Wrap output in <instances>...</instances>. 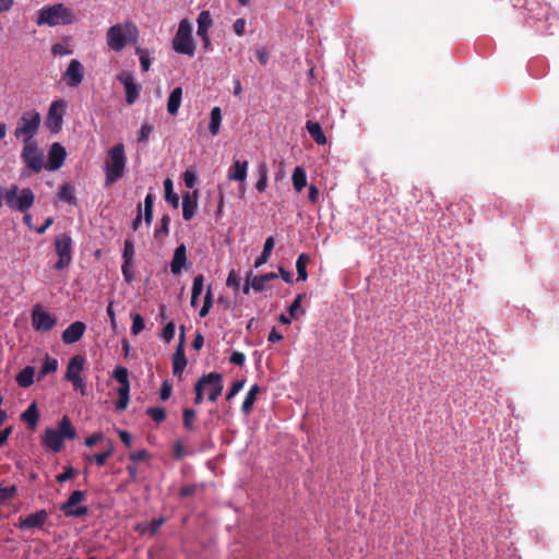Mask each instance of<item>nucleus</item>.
<instances>
[{
    "label": "nucleus",
    "mask_w": 559,
    "mask_h": 559,
    "mask_svg": "<svg viewBox=\"0 0 559 559\" xmlns=\"http://www.w3.org/2000/svg\"><path fill=\"white\" fill-rule=\"evenodd\" d=\"M138 38L139 29L133 22L115 24L106 34L107 45L114 51H121L128 44H135Z\"/></svg>",
    "instance_id": "nucleus-1"
},
{
    "label": "nucleus",
    "mask_w": 559,
    "mask_h": 559,
    "mask_svg": "<svg viewBox=\"0 0 559 559\" xmlns=\"http://www.w3.org/2000/svg\"><path fill=\"white\" fill-rule=\"evenodd\" d=\"M75 436L76 431L73 428L70 418L68 416H63L59 421L58 429L47 428L45 430L43 445L53 453H58L64 447L63 440L66 438L72 440Z\"/></svg>",
    "instance_id": "nucleus-2"
},
{
    "label": "nucleus",
    "mask_w": 559,
    "mask_h": 559,
    "mask_svg": "<svg viewBox=\"0 0 559 559\" xmlns=\"http://www.w3.org/2000/svg\"><path fill=\"white\" fill-rule=\"evenodd\" d=\"M76 22L75 13L67 8L62 3H56L53 5L44 7L38 11V17L36 24L57 26V25H69Z\"/></svg>",
    "instance_id": "nucleus-3"
},
{
    "label": "nucleus",
    "mask_w": 559,
    "mask_h": 559,
    "mask_svg": "<svg viewBox=\"0 0 559 559\" xmlns=\"http://www.w3.org/2000/svg\"><path fill=\"white\" fill-rule=\"evenodd\" d=\"M127 165L124 145L118 143L107 153L105 159V182L110 186L123 177Z\"/></svg>",
    "instance_id": "nucleus-4"
},
{
    "label": "nucleus",
    "mask_w": 559,
    "mask_h": 559,
    "mask_svg": "<svg viewBox=\"0 0 559 559\" xmlns=\"http://www.w3.org/2000/svg\"><path fill=\"white\" fill-rule=\"evenodd\" d=\"M3 199L10 210L25 213L34 205L35 194L31 188L20 189L17 185H11Z\"/></svg>",
    "instance_id": "nucleus-5"
},
{
    "label": "nucleus",
    "mask_w": 559,
    "mask_h": 559,
    "mask_svg": "<svg viewBox=\"0 0 559 559\" xmlns=\"http://www.w3.org/2000/svg\"><path fill=\"white\" fill-rule=\"evenodd\" d=\"M41 122L40 114L37 110H27L22 114L14 130V136L22 139L23 143L34 142Z\"/></svg>",
    "instance_id": "nucleus-6"
},
{
    "label": "nucleus",
    "mask_w": 559,
    "mask_h": 559,
    "mask_svg": "<svg viewBox=\"0 0 559 559\" xmlns=\"http://www.w3.org/2000/svg\"><path fill=\"white\" fill-rule=\"evenodd\" d=\"M191 33V24L187 20H181L173 40V47L176 52L188 55L190 57L194 55L195 45Z\"/></svg>",
    "instance_id": "nucleus-7"
},
{
    "label": "nucleus",
    "mask_w": 559,
    "mask_h": 559,
    "mask_svg": "<svg viewBox=\"0 0 559 559\" xmlns=\"http://www.w3.org/2000/svg\"><path fill=\"white\" fill-rule=\"evenodd\" d=\"M21 159L26 166V169L39 174L44 167V153L39 150L36 141L23 143Z\"/></svg>",
    "instance_id": "nucleus-8"
},
{
    "label": "nucleus",
    "mask_w": 559,
    "mask_h": 559,
    "mask_svg": "<svg viewBox=\"0 0 559 559\" xmlns=\"http://www.w3.org/2000/svg\"><path fill=\"white\" fill-rule=\"evenodd\" d=\"M72 238L70 235L63 233L55 238V251L58 255V261L53 267L57 271L64 270L72 261Z\"/></svg>",
    "instance_id": "nucleus-9"
},
{
    "label": "nucleus",
    "mask_w": 559,
    "mask_h": 559,
    "mask_svg": "<svg viewBox=\"0 0 559 559\" xmlns=\"http://www.w3.org/2000/svg\"><path fill=\"white\" fill-rule=\"evenodd\" d=\"M67 103L63 99L53 100L48 109L46 127L51 133H58L63 124V112Z\"/></svg>",
    "instance_id": "nucleus-10"
},
{
    "label": "nucleus",
    "mask_w": 559,
    "mask_h": 559,
    "mask_svg": "<svg viewBox=\"0 0 559 559\" xmlns=\"http://www.w3.org/2000/svg\"><path fill=\"white\" fill-rule=\"evenodd\" d=\"M86 498V493L81 490H74L68 500L60 507V510L67 518L75 516L81 518L85 516L88 513L87 507H75L76 504L84 501Z\"/></svg>",
    "instance_id": "nucleus-11"
},
{
    "label": "nucleus",
    "mask_w": 559,
    "mask_h": 559,
    "mask_svg": "<svg viewBox=\"0 0 559 559\" xmlns=\"http://www.w3.org/2000/svg\"><path fill=\"white\" fill-rule=\"evenodd\" d=\"M32 325L36 331L48 332L56 325V318L36 305L32 311Z\"/></svg>",
    "instance_id": "nucleus-12"
},
{
    "label": "nucleus",
    "mask_w": 559,
    "mask_h": 559,
    "mask_svg": "<svg viewBox=\"0 0 559 559\" xmlns=\"http://www.w3.org/2000/svg\"><path fill=\"white\" fill-rule=\"evenodd\" d=\"M200 379L204 388L210 386L207 395L209 400L211 402H215L222 394L224 389L223 376L218 372H210L207 374L202 376Z\"/></svg>",
    "instance_id": "nucleus-13"
},
{
    "label": "nucleus",
    "mask_w": 559,
    "mask_h": 559,
    "mask_svg": "<svg viewBox=\"0 0 559 559\" xmlns=\"http://www.w3.org/2000/svg\"><path fill=\"white\" fill-rule=\"evenodd\" d=\"M118 81L123 84L126 90V102L132 105L140 96V86L135 83L130 72H122L117 76Z\"/></svg>",
    "instance_id": "nucleus-14"
},
{
    "label": "nucleus",
    "mask_w": 559,
    "mask_h": 559,
    "mask_svg": "<svg viewBox=\"0 0 559 559\" xmlns=\"http://www.w3.org/2000/svg\"><path fill=\"white\" fill-rule=\"evenodd\" d=\"M66 157V148L58 142L52 143L48 151V162L45 168L51 171L58 170L63 165Z\"/></svg>",
    "instance_id": "nucleus-15"
},
{
    "label": "nucleus",
    "mask_w": 559,
    "mask_h": 559,
    "mask_svg": "<svg viewBox=\"0 0 559 559\" xmlns=\"http://www.w3.org/2000/svg\"><path fill=\"white\" fill-rule=\"evenodd\" d=\"M48 512L43 509L27 515L26 518H20L17 527L20 530L41 528L48 521Z\"/></svg>",
    "instance_id": "nucleus-16"
},
{
    "label": "nucleus",
    "mask_w": 559,
    "mask_h": 559,
    "mask_svg": "<svg viewBox=\"0 0 559 559\" xmlns=\"http://www.w3.org/2000/svg\"><path fill=\"white\" fill-rule=\"evenodd\" d=\"M84 78V71L82 63L73 59L70 61L67 71L63 73V80L70 87H76L81 84Z\"/></svg>",
    "instance_id": "nucleus-17"
},
{
    "label": "nucleus",
    "mask_w": 559,
    "mask_h": 559,
    "mask_svg": "<svg viewBox=\"0 0 559 559\" xmlns=\"http://www.w3.org/2000/svg\"><path fill=\"white\" fill-rule=\"evenodd\" d=\"M180 330H181V333H180L179 344H178V347L176 349V353H175L174 359H173V372H174V374H178V376H181L182 371L185 370V368L187 366V358H186L185 349H183L185 328L181 326Z\"/></svg>",
    "instance_id": "nucleus-18"
},
{
    "label": "nucleus",
    "mask_w": 559,
    "mask_h": 559,
    "mask_svg": "<svg viewBox=\"0 0 559 559\" xmlns=\"http://www.w3.org/2000/svg\"><path fill=\"white\" fill-rule=\"evenodd\" d=\"M86 325L82 321L71 323L61 335L64 344H73L80 341L85 332Z\"/></svg>",
    "instance_id": "nucleus-19"
},
{
    "label": "nucleus",
    "mask_w": 559,
    "mask_h": 559,
    "mask_svg": "<svg viewBox=\"0 0 559 559\" xmlns=\"http://www.w3.org/2000/svg\"><path fill=\"white\" fill-rule=\"evenodd\" d=\"M85 361L86 358L83 355L73 356L68 362L64 379L70 382L76 378H80L84 369Z\"/></svg>",
    "instance_id": "nucleus-20"
},
{
    "label": "nucleus",
    "mask_w": 559,
    "mask_h": 559,
    "mask_svg": "<svg viewBox=\"0 0 559 559\" xmlns=\"http://www.w3.org/2000/svg\"><path fill=\"white\" fill-rule=\"evenodd\" d=\"M198 36L204 41L205 47L210 45L209 28L211 27L213 20L209 11H202L199 13L198 19Z\"/></svg>",
    "instance_id": "nucleus-21"
},
{
    "label": "nucleus",
    "mask_w": 559,
    "mask_h": 559,
    "mask_svg": "<svg viewBox=\"0 0 559 559\" xmlns=\"http://www.w3.org/2000/svg\"><path fill=\"white\" fill-rule=\"evenodd\" d=\"M198 190L193 191L192 193L186 192L182 195V217L185 221H190L194 214L195 210L198 207Z\"/></svg>",
    "instance_id": "nucleus-22"
},
{
    "label": "nucleus",
    "mask_w": 559,
    "mask_h": 559,
    "mask_svg": "<svg viewBox=\"0 0 559 559\" xmlns=\"http://www.w3.org/2000/svg\"><path fill=\"white\" fill-rule=\"evenodd\" d=\"M187 263V248L185 243L179 245L173 255V260L170 262V272L174 275L180 274L182 269L186 266Z\"/></svg>",
    "instance_id": "nucleus-23"
},
{
    "label": "nucleus",
    "mask_w": 559,
    "mask_h": 559,
    "mask_svg": "<svg viewBox=\"0 0 559 559\" xmlns=\"http://www.w3.org/2000/svg\"><path fill=\"white\" fill-rule=\"evenodd\" d=\"M247 173H248V162L247 160H239L235 159L233 165L228 169V179L239 182H245L247 179Z\"/></svg>",
    "instance_id": "nucleus-24"
},
{
    "label": "nucleus",
    "mask_w": 559,
    "mask_h": 559,
    "mask_svg": "<svg viewBox=\"0 0 559 559\" xmlns=\"http://www.w3.org/2000/svg\"><path fill=\"white\" fill-rule=\"evenodd\" d=\"M182 100V87L177 86L175 87L168 97L167 100V111L171 116H176L178 114V110L180 108Z\"/></svg>",
    "instance_id": "nucleus-25"
},
{
    "label": "nucleus",
    "mask_w": 559,
    "mask_h": 559,
    "mask_svg": "<svg viewBox=\"0 0 559 559\" xmlns=\"http://www.w3.org/2000/svg\"><path fill=\"white\" fill-rule=\"evenodd\" d=\"M306 129L317 144L323 145L326 143V136L319 122L308 120L306 122Z\"/></svg>",
    "instance_id": "nucleus-26"
},
{
    "label": "nucleus",
    "mask_w": 559,
    "mask_h": 559,
    "mask_svg": "<svg viewBox=\"0 0 559 559\" xmlns=\"http://www.w3.org/2000/svg\"><path fill=\"white\" fill-rule=\"evenodd\" d=\"M57 198L61 201H64L69 204H76L75 198V188L72 183L66 182L60 186L59 191L57 193Z\"/></svg>",
    "instance_id": "nucleus-27"
},
{
    "label": "nucleus",
    "mask_w": 559,
    "mask_h": 559,
    "mask_svg": "<svg viewBox=\"0 0 559 559\" xmlns=\"http://www.w3.org/2000/svg\"><path fill=\"white\" fill-rule=\"evenodd\" d=\"M34 377L35 368L27 366L16 374L15 380L21 388H29L34 383Z\"/></svg>",
    "instance_id": "nucleus-28"
},
{
    "label": "nucleus",
    "mask_w": 559,
    "mask_h": 559,
    "mask_svg": "<svg viewBox=\"0 0 559 559\" xmlns=\"http://www.w3.org/2000/svg\"><path fill=\"white\" fill-rule=\"evenodd\" d=\"M261 392V388L259 384H253L248 391L241 406V411L243 414L249 415L252 411L253 404L257 400V395Z\"/></svg>",
    "instance_id": "nucleus-29"
},
{
    "label": "nucleus",
    "mask_w": 559,
    "mask_h": 559,
    "mask_svg": "<svg viewBox=\"0 0 559 559\" xmlns=\"http://www.w3.org/2000/svg\"><path fill=\"white\" fill-rule=\"evenodd\" d=\"M277 278V274L270 272L263 275H253L251 278V287L254 292L261 293L265 289V283Z\"/></svg>",
    "instance_id": "nucleus-30"
},
{
    "label": "nucleus",
    "mask_w": 559,
    "mask_h": 559,
    "mask_svg": "<svg viewBox=\"0 0 559 559\" xmlns=\"http://www.w3.org/2000/svg\"><path fill=\"white\" fill-rule=\"evenodd\" d=\"M274 243L275 241L272 236L266 238L261 254L255 259L254 267L258 269L269 261L272 250L274 249Z\"/></svg>",
    "instance_id": "nucleus-31"
},
{
    "label": "nucleus",
    "mask_w": 559,
    "mask_h": 559,
    "mask_svg": "<svg viewBox=\"0 0 559 559\" xmlns=\"http://www.w3.org/2000/svg\"><path fill=\"white\" fill-rule=\"evenodd\" d=\"M118 400L116 402V409L124 411L129 404L130 382L120 384L118 390Z\"/></svg>",
    "instance_id": "nucleus-32"
},
{
    "label": "nucleus",
    "mask_w": 559,
    "mask_h": 559,
    "mask_svg": "<svg viewBox=\"0 0 559 559\" xmlns=\"http://www.w3.org/2000/svg\"><path fill=\"white\" fill-rule=\"evenodd\" d=\"M293 186L297 192H300L307 186V174L306 170L297 166L292 176Z\"/></svg>",
    "instance_id": "nucleus-33"
},
{
    "label": "nucleus",
    "mask_w": 559,
    "mask_h": 559,
    "mask_svg": "<svg viewBox=\"0 0 559 559\" xmlns=\"http://www.w3.org/2000/svg\"><path fill=\"white\" fill-rule=\"evenodd\" d=\"M39 413L36 403H32L27 409L22 414V419L34 429L37 426Z\"/></svg>",
    "instance_id": "nucleus-34"
},
{
    "label": "nucleus",
    "mask_w": 559,
    "mask_h": 559,
    "mask_svg": "<svg viewBox=\"0 0 559 559\" xmlns=\"http://www.w3.org/2000/svg\"><path fill=\"white\" fill-rule=\"evenodd\" d=\"M257 170H258L259 179L255 183V189L259 192H264L267 188V180H269L267 165L265 163H260Z\"/></svg>",
    "instance_id": "nucleus-35"
},
{
    "label": "nucleus",
    "mask_w": 559,
    "mask_h": 559,
    "mask_svg": "<svg viewBox=\"0 0 559 559\" xmlns=\"http://www.w3.org/2000/svg\"><path fill=\"white\" fill-rule=\"evenodd\" d=\"M57 369H58V360L56 358L46 356L44 365L39 370L37 381H41L44 379V377H46L49 373L56 372Z\"/></svg>",
    "instance_id": "nucleus-36"
},
{
    "label": "nucleus",
    "mask_w": 559,
    "mask_h": 559,
    "mask_svg": "<svg viewBox=\"0 0 559 559\" xmlns=\"http://www.w3.org/2000/svg\"><path fill=\"white\" fill-rule=\"evenodd\" d=\"M170 217L168 214H164L160 218L159 225L156 226L154 237L157 240H163L169 234Z\"/></svg>",
    "instance_id": "nucleus-37"
},
{
    "label": "nucleus",
    "mask_w": 559,
    "mask_h": 559,
    "mask_svg": "<svg viewBox=\"0 0 559 559\" xmlns=\"http://www.w3.org/2000/svg\"><path fill=\"white\" fill-rule=\"evenodd\" d=\"M310 262V257L307 253H301L298 255L296 261V269L298 274V280L306 281L308 277L307 265Z\"/></svg>",
    "instance_id": "nucleus-38"
},
{
    "label": "nucleus",
    "mask_w": 559,
    "mask_h": 559,
    "mask_svg": "<svg viewBox=\"0 0 559 559\" xmlns=\"http://www.w3.org/2000/svg\"><path fill=\"white\" fill-rule=\"evenodd\" d=\"M222 122V110L219 107H213L211 110V121L209 126V130L212 135H216L219 131Z\"/></svg>",
    "instance_id": "nucleus-39"
},
{
    "label": "nucleus",
    "mask_w": 559,
    "mask_h": 559,
    "mask_svg": "<svg viewBox=\"0 0 559 559\" xmlns=\"http://www.w3.org/2000/svg\"><path fill=\"white\" fill-rule=\"evenodd\" d=\"M195 418L197 412L194 409L189 407L182 409V424L187 430L193 431L195 429Z\"/></svg>",
    "instance_id": "nucleus-40"
},
{
    "label": "nucleus",
    "mask_w": 559,
    "mask_h": 559,
    "mask_svg": "<svg viewBox=\"0 0 559 559\" xmlns=\"http://www.w3.org/2000/svg\"><path fill=\"white\" fill-rule=\"evenodd\" d=\"M164 188L166 201L177 209L179 206V197L173 191V181L169 178L164 181Z\"/></svg>",
    "instance_id": "nucleus-41"
},
{
    "label": "nucleus",
    "mask_w": 559,
    "mask_h": 559,
    "mask_svg": "<svg viewBox=\"0 0 559 559\" xmlns=\"http://www.w3.org/2000/svg\"><path fill=\"white\" fill-rule=\"evenodd\" d=\"M114 453V445L111 441H108V449L102 453H96L92 457H88L90 461L94 460L98 466H104L109 456Z\"/></svg>",
    "instance_id": "nucleus-42"
},
{
    "label": "nucleus",
    "mask_w": 559,
    "mask_h": 559,
    "mask_svg": "<svg viewBox=\"0 0 559 559\" xmlns=\"http://www.w3.org/2000/svg\"><path fill=\"white\" fill-rule=\"evenodd\" d=\"M135 53L139 57L142 71L143 72L148 71L150 68H151V58H150L148 50L144 49V48H141V47H136L135 48Z\"/></svg>",
    "instance_id": "nucleus-43"
},
{
    "label": "nucleus",
    "mask_w": 559,
    "mask_h": 559,
    "mask_svg": "<svg viewBox=\"0 0 559 559\" xmlns=\"http://www.w3.org/2000/svg\"><path fill=\"white\" fill-rule=\"evenodd\" d=\"M306 295L305 294H298L295 298V300L292 302V305L288 308V312L290 318L297 319L298 318V311L300 314H305V310L301 309V301Z\"/></svg>",
    "instance_id": "nucleus-44"
},
{
    "label": "nucleus",
    "mask_w": 559,
    "mask_h": 559,
    "mask_svg": "<svg viewBox=\"0 0 559 559\" xmlns=\"http://www.w3.org/2000/svg\"><path fill=\"white\" fill-rule=\"evenodd\" d=\"M145 413L157 424H160L167 417V414H166V411L164 407H148L145 411Z\"/></svg>",
    "instance_id": "nucleus-45"
},
{
    "label": "nucleus",
    "mask_w": 559,
    "mask_h": 559,
    "mask_svg": "<svg viewBox=\"0 0 559 559\" xmlns=\"http://www.w3.org/2000/svg\"><path fill=\"white\" fill-rule=\"evenodd\" d=\"M213 307V294H212V288L211 286L207 287L206 289V293H205V296H204V300H203V306L199 312V316L201 318H204L209 314L211 308Z\"/></svg>",
    "instance_id": "nucleus-46"
},
{
    "label": "nucleus",
    "mask_w": 559,
    "mask_h": 559,
    "mask_svg": "<svg viewBox=\"0 0 559 559\" xmlns=\"http://www.w3.org/2000/svg\"><path fill=\"white\" fill-rule=\"evenodd\" d=\"M17 493V487L15 485L2 487L0 486V504L14 498Z\"/></svg>",
    "instance_id": "nucleus-47"
},
{
    "label": "nucleus",
    "mask_w": 559,
    "mask_h": 559,
    "mask_svg": "<svg viewBox=\"0 0 559 559\" xmlns=\"http://www.w3.org/2000/svg\"><path fill=\"white\" fill-rule=\"evenodd\" d=\"M134 254L135 250L132 240L126 239L122 253L123 261H126L127 263H132Z\"/></svg>",
    "instance_id": "nucleus-48"
},
{
    "label": "nucleus",
    "mask_w": 559,
    "mask_h": 559,
    "mask_svg": "<svg viewBox=\"0 0 559 559\" xmlns=\"http://www.w3.org/2000/svg\"><path fill=\"white\" fill-rule=\"evenodd\" d=\"M203 287H204V276H203V274H198L193 278V283H192L191 295L193 296V298H199V296L203 292Z\"/></svg>",
    "instance_id": "nucleus-49"
},
{
    "label": "nucleus",
    "mask_w": 559,
    "mask_h": 559,
    "mask_svg": "<svg viewBox=\"0 0 559 559\" xmlns=\"http://www.w3.org/2000/svg\"><path fill=\"white\" fill-rule=\"evenodd\" d=\"M114 379L119 382V384L128 383L129 381V371L126 367L119 366L112 372Z\"/></svg>",
    "instance_id": "nucleus-50"
},
{
    "label": "nucleus",
    "mask_w": 559,
    "mask_h": 559,
    "mask_svg": "<svg viewBox=\"0 0 559 559\" xmlns=\"http://www.w3.org/2000/svg\"><path fill=\"white\" fill-rule=\"evenodd\" d=\"M145 328L144 319L141 314L135 313L132 316L131 333L133 335L140 334Z\"/></svg>",
    "instance_id": "nucleus-51"
},
{
    "label": "nucleus",
    "mask_w": 559,
    "mask_h": 559,
    "mask_svg": "<svg viewBox=\"0 0 559 559\" xmlns=\"http://www.w3.org/2000/svg\"><path fill=\"white\" fill-rule=\"evenodd\" d=\"M226 285L228 287H230V288L239 289V287H240V276L238 275V273L235 270H231L228 273V276H227V280H226Z\"/></svg>",
    "instance_id": "nucleus-52"
},
{
    "label": "nucleus",
    "mask_w": 559,
    "mask_h": 559,
    "mask_svg": "<svg viewBox=\"0 0 559 559\" xmlns=\"http://www.w3.org/2000/svg\"><path fill=\"white\" fill-rule=\"evenodd\" d=\"M175 323L174 322H168L164 329H163V332H162V337L164 338V341L166 343H170L173 340H174V336H175Z\"/></svg>",
    "instance_id": "nucleus-53"
},
{
    "label": "nucleus",
    "mask_w": 559,
    "mask_h": 559,
    "mask_svg": "<svg viewBox=\"0 0 559 559\" xmlns=\"http://www.w3.org/2000/svg\"><path fill=\"white\" fill-rule=\"evenodd\" d=\"M173 392V385L169 383L168 380L163 381L160 390H159V396L162 401H167Z\"/></svg>",
    "instance_id": "nucleus-54"
},
{
    "label": "nucleus",
    "mask_w": 559,
    "mask_h": 559,
    "mask_svg": "<svg viewBox=\"0 0 559 559\" xmlns=\"http://www.w3.org/2000/svg\"><path fill=\"white\" fill-rule=\"evenodd\" d=\"M245 386V380H237L233 383L229 392L226 394V400L230 401L238 392Z\"/></svg>",
    "instance_id": "nucleus-55"
},
{
    "label": "nucleus",
    "mask_w": 559,
    "mask_h": 559,
    "mask_svg": "<svg viewBox=\"0 0 559 559\" xmlns=\"http://www.w3.org/2000/svg\"><path fill=\"white\" fill-rule=\"evenodd\" d=\"M153 131V127L148 123H143L139 131V142H146Z\"/></svg>",
    "instance_id": "nucleus-56"
},
{
    "label": "nucleus",
    "mask_w": 559,
    "mask_h": 559,
    "mask_svg": "<svg viewBox=\"0 0 559 559\" xmlns=\"http://www.w3.org/2000/svg\"><path fill=\"white\" fill-rule=\"evenodd\" d=\"M74 391L80 392L81 395H86V383L82 377L70 381Z\"/></svg>",
    "instance_id": "nucleus-57"
},
{
    "label": "nucleus",
    "mask_w": 559,
    "mask_h": 559,
    "mask_svg": "<svg viewBox=\"0 0 559 559\" xmlns=\"http://www.w3.org/2000/svg\"><path fill=\"white\" fill-rule=\"evenodd\" d=\"M194 391H195L194 404L200 405L204 399V386L201 383V379L198 380V382L194 386Z\"/></svg>",
    "instance_id": "nucleus-58"
},
{
    "label": "nucleus",
    "mask_w": 559,
    "mask_h": 559,
    "mask_svg": "<svg viewBox=\"0 0 559 559\" xmlns=\"http://www.w3.org/2000/svg\"><path fill=\"white\" fill-rule=\"evenodd\" d=\"M245 360H246V356L243 353L241 352H233V354L230 355V358H229V361L236 366H243L245 364Z\"/></svg>",
    "instance_id": "nucleus-59"
},
{
    "label": "nucleus",
    "mask_w": 559,
    "mask_h": 559,
    "mask_svg": "<svg viewBox=\"0 0 559 559\" xmlns=\"http://www.w3.org/2000/svg\"><path fill=\"white\" fill-rule=\"evenodd\" d=\"M74 468L72 466L66 467L64 472L57 475L56 479L58 483H64L74 476Z\"/></svg>",
    "instance_id": "nucleus-60"
},
{
    "label": "nucleus",
    "mask_w": 559,
    "mask_h": 559,
    "mask_svg": "<svg viewBox=\"0 0 559 559\" xmlns=\"http://www.w3.org/2000/svg\"><path fill=\"white\" fill-rule=\"evenodd\" d=\"M183 181L187 188L192 189L195 186L197 177L194 173L186 170L183 173Z\"/></svg>",
    "instance_id": "nucleus-61"
},
{
    "label": "nucleus",
    "mask_w": 559,
    "mask_h": 559,
    "mask_svg": "<svg viewBox=\"0 0 559 559\" xmlns=\"http://www.w3.org/2000/svg\"><path fill=\"white\" fill-rule=\"evenodd\" d=\"M164 522H165V520H164L163 518L154 519V520L148 524V526H147V530H146V531H147L151 535H155Z\"/></svg>",
    "instance_id": "nucleus-62"
},
{
    "label": "nucleus",
    "mask_w": 559,
    "mask_h": 559,
    "mask_svg": "<svg viewBox=\"0 0 559 559\" xmlns=\"http://www.w3.org/2000/svg\"><path fill=\"white\" fill-rule=\"evenodd\" d=\"M103 439H104L103 432H95L85 439V445L90 447V448L94 447L97 442L102 441Z\"/></svg>",
    "instance_id": "nucleus-63"
},
{
    "label": "nucleus",
    "mask_w": 559,
    "mask_h": 559,
    "mask_svg": "<svg viewBox=\"0 0 559 559\" xmlns=\"http://www.w3.org/2000/svg\"><path fill=\"white\" fill-rule=\"evenodd\" d=\"M51 52L53 56H66L71 53V50L62 44H55L51 47Z\"/></svg>",
    "instance_id": "nucleus-64"
}]
</instances>
